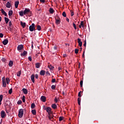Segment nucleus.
Here are the masks:
<instances>
[{
	"label": "nucleus",
	"instance_id": "1",
	"mask_svg": "<svg viewBox=\"0 0 124 124\" xmlns=\"http://www.w3.org/2000/svg\"><path fill=\"white\" fill-rule=\"evenodd\" d=\"M44 110H46L47 113H48L47 117H49V118H50V114H52V108H51L50 107H47L46 108H45Z\"/></svg>",
	"mask_w": 124,
	"mask_h": 124
},
{
	"label": "nucleus",
	"instance_id": "2",
	"mask_svg": "<svg viewBox=\"0 0 124 124\" xmlns=\"http://www.w3.org/2000/svg\"><path fill=\"white\" fill-rule=\"evenodd\" d=\"M24 15H27V14H30V16H29V17L30 16H31V10L29 8H26L25 10L23 11Z\"/></svg>",
	"mask_w": 124,
	"mask_h": 124
},
{
	"label": "nucleus",
	"instance_id": "3",
	"mask_svg": "<svg viewBox=\"0 0 124 124\" xmlns=\"http://www.w3.org/2000/svg\"><path fill=\"white\" fill-rule=\"evenodd\" d=\"M29 31H35V24L34 23H32L31 25L29 27Z\"/></svg>",
	"mask_w": 124,
	"mask_h": 124
},
{
	"label": "nucleus",
	"instance_id": "4",
	"mask_svg": "<svg viewBox=\"0 0 124 124\" xmlns=\"http://www.w3.org/2000/svg\"><path fill=\"white\" fill-rule=\"evenodd\" d=\"M18 116L19 118H23V116H24V109L23 108L19 109Z\"/></svg>",
	"mask_w": 124,
	"mask_h": 124
},
{
	"label": "nucleus",
	"instance_id": "5",
	"mask_svg": "<svg viewBox=\"0 0 124 124\" xmlns=\"http://www.w3.org/2000/svg\"><path fill=\"white\" fill-rule=\"evenodd\" d=\"M2 80V86L4 88H6V80H5V77H3Z\"/></svg>",
	"mask_w": 124,
	"mask_h": 124
},
{
	"label": "nucleus",
	"instance_id": "6",
	"mask_svg": "<svg viewBox=\"0 0 124 124\" xmlns=\"http://www.w3.org/2000/svg\"><path fill=\"white\" fill-rule=\"evenodd\" d=\"M1 117H2V118H5V117H6V113H5V111H4V110H2L1 111Z\"/></svg>",
	"mask_w": 124,
	"mask_h": 124
},
{
	"label": "nucleus",
	"instance_id": "7",
	"mask_svg": "<svg viewBox=\"0 0 124 124\" xmlns=\"http://www.w3.org/2000/svg\"><path fill=\"white\" fill-rule=\"evenodd\" d=\"M23 48H24L23 45H20L17 46V50L19 52H21V50H23Z\"/></svg>",
	"mask_w": 124,
	"mask_h": 124
},
{
	"label": "nucleus",
	"instance_id": "8",
	"mask_svg": "<svg viewBox=\"0 0 124 124\" xmlns=\"http://www.w3.org/2000/svg\"><path fill=\"white\" fill-rule=\"evenodd\" d=\"M78 45H79V47H82V41H81V39L78 38Z\"/></svg>",
	"mask_w": 124,
	"mask_h": 124
},
{
	"label": "nucleus",
	"instance_id": "9",
	"mask_svg": "<svg viewBox=\"0 0 124 124\" xmlns=\"http://www.w3.org/2000/svg\"><path fill=\"white\" fill-rule=\"evenodd\" d=\"M2 43L3 44V45H6L8 44V40L7 39H4L3 41H2Z\"/></svg>",
	"mask_w": 124,
	"mask_h": 124
},
{
	"label": "nucleus",
	"instance_id": "10",
	"mask_svg": "<svg viewBox=\"0 0 124 124\" xmlns=\"http://www.w3.org/2000/svg\"><path fill=\"white\" fill-rule=\"evenodd\" d=\"M6 7H7V8H10L11 7V3H10L9 1L7 2Z\"/></svg>",
	"mask_w": 124,
	"mask_h": 124
},
{
	"label": "nucleus",
	"instance_id": "11",
	"mask_svg": "<svg viewBox=\"0 0 124 124\" xmlns=\"http://www.w3.org/2000/svg\"><path fill=\"white\" fill-rule=\"evenodd\" d=\"M41 100L43 101V102H45V101H46V97H45V96H42L41 97Z\"/></svg>",
	"mask_w": 124,
	"mask_h": 124
},
{
	"label": "nucleus",
	"instance_id": "12",
	"mask_svg": "<svg viewBox=\"0 0 124 124\" xmlns=\"http://www.w3.org/2000/svg\"><path fill=\"white\" fill-rule=\"evenodd\" d=\"M1 12L2 14H3V15H4V16H5L6 17L7 16V14H6V12H5V11H4L3 9H1Z\"/></svg>",
	"mask_w": 124,
	"mask_h": 124
},
{
	"label": "nucleus",
	"instance_id": "13",
	"mask_svg": "<svg viewBox=\"0 0 124 124\" xmlns=\"http://www.w3.org/2000/svg\"><path fill=\"white\" fill-rule=\"evenodd\" d=\"M34 78H35L34 75H33V74L31 75V81H32V83H34V82H35Z\"/></svg>",
	"mask_w": 124,
	"mask_h": 124
},
{
	"label": "nucleus",
	"instance_id": "14",
	"mask_svg": "<svg viewBox=\"0 0 124 124\" xmlns=\"http://www.w3.org/2000/svg\"><path fill=\"white\" fill-rule=\"evenodd\" d=\"M22 92L24 94H28V90H27V89L23 88L22 89Z\"/></svg>",
	"mask_w": 124,
	"mask_h": 124
},
{
	"label": "nucleus",
	"instance_id": "15",
	"mask_svg": "<svg viewBox=\"0 0 124 124\" xmlns=\"http://www.w3.org/2000/svg\"><path fill=\"white\" fill-rule=\"evenodd\" d=\"M45 73H46L45 71L42 70H41V71H40V75H41L42 76H44V75H45Z\"/></svg>",
	"mask_w": 124,
	"mask_h": 124
},
{
	"label": "nucleus",
	"instance_id": "16",
	"mask_svg": "<svg viewBox=\"0 0 124 124\" xmlns=\"http://www.w3.org/2000/svg\"><path fill=\"white\" fill-rule=\"evenodd\" d=\"M20 25H21V26L22 27L23 29L26 27V22L23 23V22L21 21Z\"/></svg>",
	"mask_w": 124,
	"mask_h": 124
},
{
	"label": "nucleus",
	"instance_id": "17",
	"mask_svg": "<svg viewBox=\"0 0 124 124\" xmlns=\"http://www.w3.org/2000/svg\"><path fill=\"white\" fill-rule=\"evenodd\" d=\"M28 54V52L26 51H24L22 53H21L20 56L21 57H24V56H26Z\"/></svg>",
	"mask_w": 124,
	"mask_h": 124
},
{
	"label": "nucleus",
	"instance_id": "18",
	"mask_svg": "<svg viewBox=\"0 0 124 124\" xmlns=\"http://www.w3.org/2000/svg\"><path fill=\"white\" fill-rule=\"evenodd\" d=\"M55 21L56 25H60L61 24V19H55Z\"/></svg>",
	"mask_w": 124,
	"mask_h": 124
},
{
	"label": "nucleus",
	"instance_id": "19",
	"mask_svg": "<svg viewBox=\"0 0 124 124\" xmlns=\"http://www.w3.org/2000/svg\"><path fill=\"white\" fill-rule=\"evenodd\" d=\"M18 5H19V1H16L15 2V6L16 8H18Z\"/></svg>",
	"mask_w": 124,
	"mask_h": 124
},
{
	"label": "nucleus",
	"instance_id": "20",
	"mask_svg": "<svg viewBox=\"0 0 124 124\" xmlns=\"http://www.w3.org/2000/svg\"><path fill=\"white\" fill-rule=\"evenodd\" d=\"M13 65V61H10L9 62V66H10V67H12Z\"/></svg>",
	"mask_w": 124,
	"mask_h": 124
},
{
	"label": "nucleus",
	"instance_id": "21",
	"mask_svg": "<svg viewBox=\"0 0 124 124\" xmlns=\"http://www.w3.org/2000/svg\"><path fill=\"white\" fill-rule=\"evenodd\" d=\"M4 20H5V22L6 24H8V22H9V18H7L6 17H4Z\"/></svg>",
	"mask_w": 124,
	"mask_h": 124
},
{
	"label": "nucleus",
	"instance_id": "22",
	"mask_svg": "<svg viewBox=\"0 0 124 124\" xmlns=\"http://www.w3.org/2000/svg\"><path fill=\"white\" fill-rule=\"evenodd\" d=\"M13 14V11L12 10H10L8 12V15L9 16H12V15Z\"/></svg>",
	"mask_w": 124,
	"mask_h": 124
},
{
	"label": "nucleus",
	"instance_id": "23",
	"mask_svg": "<svg viewBox=\"0 0 124 124\" xmlns=\"http://www.w3.org/2000/svg\"><path fill=\"white\" fill-rule=\"evenodd\" d=\"M48 68H49V69H50L51 70L54 69V68H55V67L53 66H52V65L50 64L48 65Z\"/></svg>",
	"mask_w": 124,
	"mask_h": 124
},
{
	"label": "nucleus",
	"instance_id": "24",
	"mask_svg": "<svg viewBox=\"0 0 124 124\" xmlns=\"http://www.w3.org/2000/svg\"><path fill=\"white\" fill-rule=\"evenodd\" d=\"M36 68H39L40 67V63H36L35 64Z\"/></svg>",
	"mask_w": 124,
	"mask_h": 124
},
{
	"label": "nucleus",
	"instance_id": "25",
	"mask_svg": "<svg viewBox=\"0 0 124 124\" xmlns=\"http://www.w3.org/2000/svg\"><path fill=\"white\" fill-rule=\"evenodd\" d=\"M52 108H53V109H56L57 108V105H56V104H53L51 106Z\"/></svg>",
	"mask_w": 124,
	"mask_h": 124
},
{
	"label": "nucleus",
	"instance_id": "26",
	"mask_svg": "<svg viewBox=\"0 0 124 124\" xmlns=\"http://www.w3.org/2000/svg\"><path fill=\"white\" fill-rule=\"evenodd\" d=\"M78 105H81V98L80 97L78 98Z\"/></svg>",
	"mask_w": 124,
	"mask_h": 124
},
{
	"label": "nucleus",
	"instance_id": "27",
	"mask_svg": "<svg viewBox=\"0 0 124 124\" xmlns=\"http://www.w3.org/2000/svg\"><path fill=\"white\" fill-rule=\"evenodd\" d=\"M49 13L51 14H53V13H54V9H53V8H50L49 9Z\"/></svg>",
	"mask_w": 124,
	"mask_h": 124
},
{
	"label": "nucleus",
	"instance_id": "28",
	"mask_svg": "<svg viewBox=\"0 0 124 124\" xmlns=\"http://www.w3.org/2000/svg\"><path fill=\"white\" fill-rule=\"evenodd\" d=\"M19 15L21 17H23V16H24V12L23 11H21L20 12H19Z\"/></svg>",
	"mask_w": 124,
	"mask_h": 124
},
{
	"label": "nucleus",
	"instance_id": "29",
	"mask_svg": "<svg viewBox=\"0 0 124 124\" xmlns=\"http://www.w3.org/2000/svg\"><path fill=\"white\" fill-rule=\"evenodd\" d=\"M35 108V104L34 103H32L31 104V108L34 109Z\"/></svg>",
	"mask_w": 124,
	"mask_h": 124
},
{
	"label": "nucleus",
	"instance_id": "30",
	"mask_svg": "<svg viewBox=\"0 0 124 124\" xmlns=\"http://www.w3.org/2000/svg\"><path fill=\"white\" fill-rule=\"evenodd\" d=\"M31 113L33 115H36V110H35V109H33L31 110Z\"/></svg>",
	"mask_w": 124,
	"mask_h": 124
},
{
	"label": "nucleus",
	"instance_id": "31",
	"mask_svg": "<svg viewBox=\"0 0 124 124\" xmlns=\"http://www.w3.org/2000/svg\"><path fill=\"white\" fill-rule=\"evenodd\" d=\"M37 31H41V26H40V25H37Z\"/></svg>",
	"mask_w": 124,
	"mask_h": 124
},
{
	"label": "nucleus",
	"instance_id": "32",
	"mask_svg": "<svg viewBox=\"0 0 124 124\" xmlns=\"http://www.w3.org/2000/svg\"><path fill=\"white\" fill-rule=\"evenodd\" d=\"M49 117H50V118H49V117H47L48 118L49 120H50V121H53V120H52V119H53V117L54 116L53 115L51 116V114H50Z\"/></svg>",
	"mask_w": 124,
	"mask_h": 124
},
{
	"label": "nucleus",
	"instance_id": "33",
	"mask_svg": "<svg viewBox=\"0 0 124 124\" xmlns=\"http://www.w3.org/2000/svg\"><path fill=\"white\" fill-rule=\"evenodd\" d=\"M21 71H18L17 73V76H18V77H20V76H21Z\"/></svg>",
	"mask_w": 124,
	"mask_h": 124
},
{
	"label": "nucleus",
	"instance_id": "34",
	"mask_svg": "<svg viewBox=\"0 0 124 124\" xmlns=\"http://www.w3.org/2000/svg\"><path fill=\"white\" fill-rule=\"evenodd\" d=\"M6 80L7 84H9V82H10V79H9V78H6Z\"/></svg>",
	"mask_w": 124,
	"mask_h": 124
},
{
	"label": "nucleus",
	"instance_id": "35",
	"mask_svg": "<svg viewBox=\"0 0 124 124\" xmlns=\"http://www.w3.org/2000/svg\"><path fill=\"white\" fill-rule=\"evenodd\" d=\"M2 98H3V95H0V102H1V101H2Z\"/></svg>",
	"mask_w": 124,
	"mask_h": 124
},
{
	"label": "nucleus",
	"instance_id": "36",
	"mask_svg": "<svg viewBox=\"0 0 124 124\" xmlns=\"http://www.w3.org/2000/svg\"><path fill=\"white\" fill-rule=\"evenodd\" d=\"M26 97L25 96H23L22 97V101L23 102L25 103L26 102Z\"/></svg>",
	"mask_w": 124,
	"mask_h": 124
},
{
	"label": "nucleus",
	"instance_id": "37",
	"mask_svg": "<svg viewBox=\"0 0 124 124\" xmlns=\"http://www.w3.org/2000/svg\"><path fill=\"white\" fill-rule=\"evenodd\" d=\"M80 25H81V27L82 28H84L85 27V25H84V21H81Z\"/></svg>",
	"mask_w": 124,
	"mask_h": 124
},
{
	"label": "nucleus",
	"instance_id": "38",
	"mask_svg": "<svg viewBox=\"0 0 124 124\" xmlns=\"http://www.w3.org/2000/svg\"><path fill=\"white\" fill-rule=\"evenodd\" d=\"M62 15L63 17H66V13H65V12H63Z\"/></svg>",
	"mask_w": 124,
	"mask_h": 124
},
{
	"label": "nucleus",
	"instance_id": "39",
	"mask_svg": "<svg viewBox=\"0 0 124 124\" xmlns=\"http://www.w3.org/2000/svg\"><path fill=\"white\" fill-rule=\"evenodd\" d=\"M78 52H79V49H78V48H76L75 49V54H78Z\"/></svg>",
	"mask_w": 124,
	"mask_h": 124
},
{
	"label": "nucleus",
	"instance_id": "40",
	"mask_svg": "<svg viewBox=\"0 0 124 124\" xmlns=\"http://www.w3.org/2000/svg\"><path fill=\"white\" fill-rule=\"evenodd\" d=\"M73 26L75 30H77V27H76V24H75V23H73Z\"/></svg>",
	"mask_w": 124,
	"mask_h": 124
},
{
	"label": "nucleus",
	"instance_id": "41",
	"mask_svg": "<svg viewBox=\"0 0 124 124\" xmlns=\"http://www.w3.org/2000/svg\"><path fill=\"white\" fill-rule=\"evenodd\" d=\"M51 89H52V90H55V89H56V85H52L51 86Z\"/></svg>",
	"mask_w": 124,
	"mask_h": 124
},
{
	"label": "nucleus",
	"instance_id": "42",
	"mask_svg": "<svg viewBox=\"0 0 124 124\" xmlns=\"http://www.w3.org/2000/svg\"><path fill=\"white\" fill-rule=\"evenodd\" d=\"M17 104H18V105H21V104H22V100H18L17 102Z\"/></svg>",
	"mask_w": 124,
	"mask_h": 124
},
{
	"label": "nucleus",
	"instance_id": "43",
	"mask_svg": "<svg viewBox=\"0 0 124 124\" xmlns=\"http://www.w3.org/2000/svg\"><path fill=\"white\" fill-rule=\"evenodd\" d=\"M55 20H61V18L59 16H57L55 17Z\"/></svg>",
	"mask_w": 124,
	"mask_h": 124
},
{
	"label": "nucleus",
	"instance_id": "44",
	"mask_svg": "<svg viewBox=\"0 0 124 124\" xmlns=\"http://www.w3.org/2000/svg\"><path fill=\"white\" fill-rule=\"evenodd\" d=\"M12 88H11L9 90V94H11V93H12Z\"/></svg>",
	"mask_w": 124,
	"mask_h": 124
},
{
	"label": "nucleus",
	"instance_id": "45",
	"mask_svg": "<svg viewBox=\"0 0 124 124\" xmlns=\"http://www.w3.org/2000/svg\"><path fill=\"white\" fill-rule=\"evenodd\" d=\"M70 12H71V16H73L74 15V12L73 11L71 10L70 11Z\"/></svg>",
	"mask_w": 124,
	"mask_h": 124
},
{
	"label": "nucleus",
	"instance_id": "46",
	"mask_svg": "<svg viewBox=\"0 0 124 124\" xmlns=\"http://www.w3.org/2000/svg\"><path fill=\"white\" fill-rule=\"evenodd\" d=\"M63 119V117L61 116L59 117V121L60 122H62V120Z\"/></svg>",
	"mask_w": 124,
	"mask_h": 124
},
{
	"label": "nucleus",
	"instance_id": "47",
	"mask_svg": "<svg viewBox=\"0 0 124 124\" xmlns=\"http://www.w3.org/2000/svg\"><path fill=\"white\" fill-rule=\"evenodd\" d=\"M80 87L81 88H82V87H83V80H81L80 82Z\"/></svg>",
	"mask_w": 124,
	"mask_h": 124
},
{
	"label": "nucleus",
	"instance_id": "48",
	"mask_svg": "<svg viewBox=\"0 0 124 124\" xmlns=\"http://www.w3.org/2000/svg\"><path fill=\"white\" fill-rule=\"evenodd\" d=\"M9 26L10 27H12V22L11 21L9 22Z\"/></svg>",
	"mask_w": 124,
	"mask_h": 124
},
{
	"label": "nucleus",
	"instance_id": "49",
	"mask_svg": "<svg viewBox=\"0 0 124 124\" xmlns=\"http://www.w3.org/2000/svg\"><path fill=\"white\" fill-rule=\"evenodd\" d=\"M81 91H80V92L78 93V96L79 97H81V96H82V95H81Z\"/></svg>",
	"mask_w": 124,
	"mask_h": 124
},
{
	"label": "nucleus",
	"instance_id": "50",
	"mask_svg": "<svg viewBox=\"0 0 124 124\" xmlns=\"http://www.w3.org/2000/svg\"><path fill=\"white\" fill-rule=\"evenodd\" d=\"M51 82L52 83H55L56 82V79L55 78H52Z\"/></svg>",
	"mask_w": 124,
	"mask_h": 124
},
{
	"label": "nucleus",
	"instance_id": "51",
	"mask_svg": "<svg viewBox=\"0 0 124 124\" xmlns=\"http://www.w3.org/2000/svg\"><path fill=\"white\" fill-rule=\"evenodd\" d=\"M3 37V34L0 33V38H2Z\"/></svg>",
	"mask_w": 124,
	"mask_h": 124
},
{
	"label": "nucleus",
	"instance_id": "52",
	"mask_svg": "<svg viewBox=\"0 0 124 124\" xmlns=\"http://www.w3.org/2000/svg\"><path fill=\"white\" fill-rule=\"evenodd\" d=\"M86 45H87V41H86V40L84 41V44L83 45V46H84V47H86Z\"/></svg>",
	"mask_w": 124,
	"mask_h": 124
},
{
	"label": "nucleus",
	"instance_id": "53",
	"mask_svg": "<svg viewBox=\"0 0 124 124\" xmlns=\"http://www.w3.org/2000/svg\"><path fill=\"white\" fill-rule=\"evenodd\" d=\"M28 59H29V60L30 61V62H31V61H32L31 57L29 56V57H28Z\"/></svg>",
	"mask_w": 124,
	"mask_h": 124
},
{
	"label": "nucleus",
	"instance_id": "54",
	"mask_svg": "<svg viewBox=\"0 0 124 124\" xmlns=\"http://www.w3.org/2000/svg\"><path fill=\"white\" fill-rule=\"evenodd\" d=\"M35 78L36 79H38V74H36L35 76Z\"/></svg>",
	"mask_w": 124,
	"mask_h": 124
},
{
	"label": "nucleus",
	"instance_id": "55",
	"mask_svg": "<svg viewBox=\"0 0 124 124\" xmlns=\"http://www.w3.org/2000/svg\"><path fill=\"white\" fill-rule=\"evenodd\" d=\"M46 75H49V76L50 75V73L49 72V71L46 72Z\"/></svg>",
	"mask_w": 124,
	"mask_h": 124
},
{
	"label": "nucleus",
	"instance_id": "56",
	"mask_svg": "<svg viewBox=\"0 0 124 124\" xmlns=\"http://www.w3.org/2000/svg\"><path fill=\"white\" fill-rule=\"evenodd\" d=\"M66 20L67 21V22H68V23H69V19L68 17L66 18Z\"/></svg>",
	"mask_w": 124,
	"mask_h": 124
},
{
	"label": "nucleus",
	"instance_id": "57",
	"mask_svg": "<svg viewBox=\"0 0 124 124\" xmlns=\"http://www.w3.org/2000/svg\"><path fill=\"white\" fill-rule=\"evenodd\" d=\"M82 58H85V51H83V53L82 54Z\"/></svg>",
	"mask_w": 124,
	"mask_h": 124
},
{
	"label": "nucleus",
	"instance_id": "58",
	"mask_svg": "<svg viewBox=\"0 0 124 124\" xmlns=\"http://www.w3.org/2000/svg\"><path fill=\"white\" fill-rule=\"evenodd\" d=\"M9 31H12L13 30H12V27H10Z\"/></svg>",
	"mask_w": 124,
	"mask_h": 124
},
{
	"label": "nucleus",
	"instance_id": "59",
	"mask_svg": "<svg viewBox=\"0 0 124 124\" xmlns=\"http://www.w3.org/2000/svg\"><path fill=\"white\" fill-rule=\"evenodd\" d=\"M53 48L54 50H57V49H58V47H57V46H54Z\"/></svg>",
	"mask_w": 124,
	"mask_h": 124
},
{
	"label": "nucleus",
	"instance_id": "60",
	"mask_svg": "<svg viewBox=\"0 0 124 124\" xmlns=\"http://www.w3.org/2000/svg\"><path fill=\"white\" fill-rule=\"evenodd\" d=\"M54 100L56 103L58 102V99L57 98H55Z\"/></svg>",
	"mask_w": 124,
	"mask_h": 124
},
{
	"label": "nucleus",
	"instance_id": "61",
	"mask_svg": "<svg viewBox=\"0 0 124 124\" xmlns=\"http://www.w3.org/2000/svg\"><path fill=\"white\" fill-rule=\"evenodd\" d=\"M67 56V55H66V54H63V57H64V58H65V57H66Z\"/></svg>",
	"mask_w": 124,
	"mask_h": 124
},
{
	"label": "nucleus",
	"instance_id": "62",
	"mask_svg": "<svg viewBox=\"0 0 124 124\" xmlns=\"http://www.w3.org/2000/svg\"><path fill=\"white\" fill-rule=\"evenodd\" d=\"M40 1L41 2H43V3H44V2H45V0H40Z\"/></svg>",
	"mask_w": 124,
	"mask_h": 124
},
{
	"label": "nucleus",
	"instance_id": "63",
	"mask_svg": "<svg viewBox=\"0 0 124 124\" xmlns=\"http://www.w3.org/2000/svg\"><path fill=\"white\" fill-rule=\"evenodd\" d=\"M61 69H62V68H61V67H58L59 71H61Z\"/></svg>",
	"mask_w": 124,
	"mask_h": 124
},
{
	"label": "nucleus",
	"instance_id": "64",
	"mask_svg": "<svg viewBox=\"0 0 124 124\" xmlns=\"http://www.w3.org/2000/svg\"><path fill=\"white\" fill-rule=\"evenodd\" d=\"M2 61H3V62H5V59L3 58Z\"/></svg>",
	"mask_w": 124,
	"mask_h": 124
}]
</instances>
